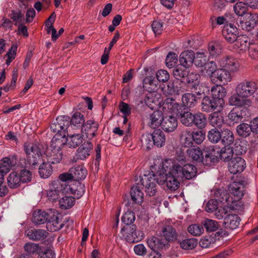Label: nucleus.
Segmentation results:
<instances>
[{
	"label": "nucleus",
	"instance_id": "1",
	"mask_svg": "<svg viewBox=\"0 0 258 258\" xmlns=\"http://www.w3.org/2000/svg\"><path fill=\"white\" fill-rule=\"evenodd\" d=\"M152 173L156 177V182L159 185H165L167 189L171 191L175 190L179 185V176H176V173L166 170L163 167V161L159 160L152 166Z\"/></svg>",
	"mask_w": 258,
	"mask_h": 258
},
{
	"label": "nucleus",
	"instance_id": "2",
	"mask_svg": "<svg viewBox=\"0 0 258 258\" xmlns=\"http://www.w3.org/2000/svg\"><path fill=\"white\" fill-rule=\"evenodd\" d=\"M163 167L167 170H171L177 174L180 178H185L190 179L194 177L197 174V168L192 164H186L183 165L179 164L171 159H167L163 161Z\"/></svg>",
	"mask_w": 258,
	"mask_h": 258
},
{
	"label": "nucleus",
	"instance_id": "3",
	"mask_svg": "<svg viewBox=\"0 0 258 258\" xmlns=\"http://www.w3.org/2000/svg\"><path fill=\"white\" fill-rule=\"evenodd\" d=\"M24 150L26 154V165L35 166L40 161L43 153L42 145L26 143L24 145Z\"/></svg>",
	"mask_w": 258,
	"mask_h": 258
},
{
	"label": "nucleus",
	"instance_id": "4",
	"mask_svg": "<svg viewBox=\"0 0 258 258\" xmlns=\"http://www.w3.org/2000/svg\"><path fill=\"white\" fill-rule=\"evenodd\" d=\"M65 145L63 140L54 136L51 141L50 147L46 151L47 161L51 164L59 163L62 159L61 149Z\"/></svg>",
	"mask_w": 258,
	"mask_h": 258
},
{
	"label": "nucleus",
	"instance_id": "5",
	"mask_svg": "<svg viewBox=\"0 0 258 258\" xmlns=\"http://www.w3.org/2000/svg\"><path fill=\"white\" fill-rule=\"evenodd\" d=\"M70 125V117L67 115L58 116L53 120L50 125L52 132L55 133L54 136L62 140L66 137L67 131Z\"/></svg>",
	"mask_w": 258,
	"mask_h": 258
},
{
	"label": "nucleus",
	"instance_id": "6",
	"mask_svg": "<svg viewBox=\"0 0 258 258\" xmlns=\"http://www.w3.org/2000/svg\"><path fill=\"white\" fill-rule=\"evenodd\" d=\"M258 90L257 83L251 80H244L237 84L235 92L246 99L253 96Z\"/></svg>",
	"mask_w": 258,
	"mask_h": 258
},
{
	"label": "nucleus",
	"instance_id": "7",
	"mask_svg": "<svg viewBox=\"0 0 258 258\" xmlns=\"http://www.w3.org/2000/svg\"><path fill=\"white\" fill-rule=\"evenodd\" d=\"M244 181H235L228 186V190L230 195L233 197L234 203H236L240 211L242 210L243 205L241 199L243 196L245 187Z\"/></svg>",
	"mask_w": 258,
	"mask_h": 258
},
{
	"label": "nucleus",
	"instance_id": "8",
	"mask_svg": "<svg viewBox=\"0 0 258 258\" xmlns=\"http://www.w3.org/2000/svg\"><path fill=\"white\" fill-rule=\"evenodd\" d=\"M213 192L214 197L218 202L225 204L227 208L231 210L240 211L236 203H234L233 197L225 189L223 188L214 189Z\"/></svg>",
	"mask_w": 258,
	"mask_h": 258
},
{
	"label": "nucleus",
	"instance_id": "9",
	"mask_svg": "<svg viewBox=\"0 0 258 258\" xmlns=\"http://www.w3.org/2000/svg\"><path fill=\"white\" fill-rule=\"evenodd\" d=\"M121 236L127 242L135 243L142 239L143 233L137 230V227L135 225H131L123 227L120 231Z\"/></svg>",
	"mask_w": 258,
	"mask_h": 258
},
{
	"label": "nucleus",
	"instance_id": "10",
	"mask_svg": "<svg viewBox=\"0 0 258 258\" xmlns=\"http://www.w3.org/2000/svg\"><path fill=\"white\" fill-rule=\"evenodd\" d=\"M140 182L141 185L145 187V191L147 195L149 196H154L157 192V188L155 181H156V177L152 174L148 175H144L143 176L140 177Z\"/></svg>",
	"mask_w": 258,
	"mask_h": 258
},
{
	"label": "nucleus",
	"instance_id": "11",
	"mask_svg": "<svg viewBox=\"0 0 258 258\" xmlns=\"http://www.w3.org/2000/svg\"><path fill=\"white\" fill-rule=\"evenodd\" d=\"M52 213L54 215L49 218L46 223V228L51 232H55L61 229L64 224L62 221V216L57 210L53 209Z\"/></svg>",
	"mask_w": 258,
	"mask_h": 258
},
{
	"label": "nucleus",
	"instance_id": "12",
	"mask_svg": "<svg viewBox=\"0 0 258 258\" xmlns=\"http://www.w3.org/2000/svg\"><path fill=\"white\" fill-rule=\"evenodd\" d=\"M218 64L220 68L224 69L229 72H236L239 69L238 61L231 56H225L219 58Z\"/></svg>",
	"mask_w": 258,
	"mask_h": 258
},
{
	"label": "nucleus",
	"instance_id": "13",
	"mask_svg": "<svg viewBox=\"0 0 258 258\" xmlns=\"http://www.w3.org/2000/svg\"><path fill=\"white\" fill-rule=\"evenodd\" d=\"M223 106L214 98L208 96L204 97L201 102V109L206 112H211L216 110L220 111Z\"/></svg>",
	"mask_w": 258,
	"mask_h": 258
},
{
	"label": "nucleus",
	"instance_id": "14",
	"mask_svg": "<svg viewBox=\"0 0 258 258\" xmlns=\"http://www.w3.org/2000/svg\"><path fill=\"white\" fill-rule=\"evenodd\" d=\"M98 124L93 120H88L81 128L82 134L89 140H92L98 134Z\"/></svg>",
	"mask_w": 258,
	"mask_h": 258
},
{
	"label": "nucleus",
	"instance_id": "15",
	"mask_svg": "<svg viewBox=\"0 0 258 258\" xmlns=\"http://www.w3.org/2000/svg\"><path fill=\"white\" fill-rule=\"evenodd\" d=\"M211 80L215 83H219L221 85H225L231 80L230 72L222 68L218 69L211 77Z\"/></svg>",
	"mask_w": 258,
	"mask_h": 258
},
{
	"label": "nucleus",
	"instance_id": "16",
	"mask_svg": "<svg viewBox=\"0 0 258 258\" xmlns=\"http://www.w3.org/2000/svg\"><path fill=\"white\" fill-rule=\"evenodd\" d=\"M246 167L245 160L240 157H235L228 162V171L233 174L241 173Z\"/></svg>",
	"mask_w": 258,
	"mask_h": 258
},
{
	"label": "nucleus",
	"instance_id": "17",
	"mask_svg": "<svg viewBox=\"0 0 258 258\" xmlns=\"http://www.w3.org/2000/svg\"><path fill=\"white\" fill-rule=\"evenodd\" d=\"M160 236L167 241V243L177 242L178 233L175 229L170 225L164 226L159 231Z\"/></svg>",
	"mask_w": 258,
	"mask_h": 258
},
{
	"label": "nucleus",
	"instance_id": "18",
	"mask_svg": "<svg viewBox=\"0 0 258 258\" xmlns=\"http://www.w3.org/2000/svg\"><path fill=\"white\" fill-rule=\"evenodd\" d=\"M53 210L51 209L44 211L39 209L34 211L33 213L32 222L36 225L47 223L49 218L54 215L52 213Z\"/></svg>",
	"mask_w": 258,
	"mask_h": 258
},
{
	"label": "nucleus",
	"instance_id": "19",
	"mask_svg": "<svg viewBox=\"0 0 258 258\" xmlns=\"http://www.w3.org/2000/svg\"><path fill=\"white\" fill-rule=\"evenodd\" d=\"M222 35L229 43H233L238 36V31L235 26L232 24H227L224 25L222 31Z\"/></svg>",
	"mask_w": 258,
	"mask_h": 258
},
{
	"label": "nucleus",
	"instance_id": "20",
	"mask_svg": "<svg viewBox=\"0 0 258 258\" xmlns=\"http://www.w3.org/2000/svg\"><path fill=\"white\" fill-rule=\"evenodd\" d=\"M148 246L152 250H161L163 249H168L170 245L167 243V241L164 240L162 238H159L156 236H152L147 240Z\"/></svg>",
	"mask_w": 258,
	"mask_h": 258
},
{
	"label": "nucleus",
	"instance_id": "21",
	"mask_svg": "<svg viewBox=\"0 0 258 258\" xmlns=\"http://www.w3.org/2000/svg\"><path fill=\"white\" fill-rule=\"evenodd\" d=\"M182 106L172 98H166L163 103V109L178 117L182 112Z\"/></svg>",
	"mask_w": 258,
	"mask_h": 258
},
{
	"label": "nucleus",
	"instance_id": "22",
	"mask_svg": "<svg viewBox=\"0 0 258 258\" xmlns=\"http://www.w3.org/2000/svg\"><path fill=\"white\" fill-rule=\"evenodd\" d=\"M62 185L60 182L58 181H54L46 190V197L49 200L56 201L60 197L61 194Z\"/></svg>",
	"mask_w": 258,
	"mask_h": 258
},
{
	"label": "nucleus",
	"instance_id": "23",
	"mask_svg": "<svg viewBox=\"0 0 258 258\" xmlns=\"http://www.w3.org/2000/svg\"><path fill=\"white\" fill-rule=\"evenodd\" d=\"M228 102L230 105L237 106V108L246 107V106H249L251 103L249 99H246L236 92L229 98Z\"/></svg>",
	"mask_w": 258,
	"mask_h": 258
},
{
	"label": "nucleus",
	"instance_id": "24",
	"mask_svg": "<svg viewBox=\"0 0 258 258\" xmlns=\"http://www.w3.org/2000/svg\"><path fill=\"white\" fill-rule=\"evenodd\" d=\"M26 236L30 240L39 241L44 240L48 236V232L41 229H29L25 231Z\"/></svg>",
	"mask_w": 258,
	"mask_h": 258
},
{
	"label": "nucleus",
	"instance_id": "25",
	"mask_svg": "<svg viewBox=\"0 0 258 258\" xmlns=\"http://www.w3.org/2000/svg\"><path fill=\"white\" fill-rule=\"evenodd\" d=\"M136 180V183L135 185L132 187L131 195L132 199L135 203L141 204L143 201L144 194L142 191L143 186L141 185L140 180Z\"/></svg>",
	"mask_w": 258,
	"mask_h": 258
},
{
	"label": "nucleus",
	"instance_id": "26",
	"mask_svg": "<svg viewBox=\"0 0 258 258\" xmlns=\"http://www.w3.org/2000/svg\"><path fill=\"white\" fill-rule=\"evenodd\" d=\"M164 119L163 113L161 111H155L150 116L148 125L152 128H157L162 125Z\"/></svg>",
	"mask_w": 258,
	"mask_h": 258
},
{
	"label": "nucleus",
	"instance_id": "27",
	"mask_svg": "<svg viewBox=\"0 0 258 258\" xmlns=\"http://www.w3.org/2000/svg\"><path fill=\"white\" fill-rule=\"evenodd\" d=\"M211 97L219 101L223 105L224 104L223 98L226 94V90L222 85H215L211 88Z\"/></svg>",
	"mask_w": 258,
	"mask_h": 258
},
{
	"label": "nucleus",
	"instance_id": "28",
	"mask_svg": "<svg viewBox=\"0 0 258 258\" xmlns=\"http://www.w3.org/2000/svg\"><path fill=\"white\" fill-rule=\"evenodd\" d=\"M247 109L246 107L234 108L228 114L229 119L234 123H238L241 121L242 118L246 115Z\"/></svg>",
	"mask_w": 258,
	"mask_h": 258
},
{
	"label": "nucleus",
	"instance_id": "29",
	"mask_svg": "<svg viewBox=\"0 0 258 258\" xmlns=\"http://www.w3.org/2000/svg\"><path fill=\"white\" fill-rule=\"evenodd\" d=\"M93 145L90 141L84 142L78 149L76 154L77 159L84 160L90 155Z\"/></svg>",
	"mask_w": 258,
	"mask_h": 258
},
{
	"label": "nucleus",
	"instance_id": "30",
	"mask_svg": "<svg viewBox=\"0 0 258 258\" xmlns=\"http://www.w3.org/2000/svg\"><path fill=\"white\" fill-rule=\"evenodd\" d=\"M85 122L84 116L80 112H76L70 119V124L73 129H81L83 126Z\"/></svg>",
	"mask_w": 258,
	"mask_h": 258
},
{
	"label": "nucleus",
	"instance_id": "31",
	"mask_svg": "<svg viewBox=\"0 0 258 258\" xmlns=\"http://www.w3.org/2000/svg\"><path fill=\"white\" fill-rule=\"evenodd\" d=\"M233 43V49L241 51L246 50L251 44L249 42L248 37L245 35H238L236 40Z\"/></svg>",
	"mask_w": 258,
	"mask_h": 258
},
{
	"label": "nucleus",
	"instance_id": "32",
	"mask_svg": "<svg viewBox=\"0 0 258 258\" xmlns=\"http://www.w3.org/2000/svg\"><path fill=\"white\" fill-rule=\"evenodd\" d=\"M210 124L215 127L220 128L223 126H227L226 123L224 122V119L222 115L219 114L217 112H212L209 117Z\"/></svg>",
	"mask_w": 258,
	"mask_h": 258
},
{
	"label": "nucleus",
	"instance_id": "33",
	"mask_svg": "<svg viewBox=\"0 0 258 258\" xmlns=\"http://www.w3.org/2000/svg\"><path fill=\"white\" fill-rule=\"evenodd\" d=\"M183 107L188 109L194 107L198 103V98L195 94L190 93L184 94L181 98Z\"/></svg>",
	"mask_w": 258,
	"mask_h": 258
},
{
	"label": "nucleus",
	"instance_id": "34",
	"mask_svg": "<svg viewBox=\"0 0 258 258\" xmlns=\"http://www.w3.org/2000/svg\"><path fill=\"white\" fill-rule=\"evenodd\" d=\"M177 120L173 116H166L162 122V128L166 132H172L177 127Z\"/></svg>",
	"mask_w": 258,
	"mask_h": 258
},
{
	"label": "nucleus",
	"instance_id": "35",
	"mask_svg": "<svg viewBox=\"0 0 258 258\" xmlns=\"http://www.w3.org/2000/svg\"><path fill=\"white\" fill-rule=\"evenodd\" d=\"M188 158L192 161L204 162V155L199 147L194 146L186 151Z\"/></svg>",
	"mask_w": 258,
	"mask_h": 258
},
{
	"label": "nucleus",
	"instance_id": "36",
	"mask_svg": "<svg viewBox=\"0 0 258 258\" xmlns=\"http://www.w3.org/2000/svg\"><path fill=\"white\" fill-rule=\"evenodd\" d=\"M221 141L226 146H229L233 144L234 137L233 133L229 129V126H223L221 130Z\"/></svg>",
	"mask_w": 258,
	"mask_h": 258
},
{
	"label": "nucleus",
	"instance_id": "37",
	"mask_svg": "<svg viewBox=\"0 0 258 258\" xmlns=\"http://www.w3.org/2000/svg\"><path fill=\"white\" fill-rule=\"evenodd\" d=\"M70 171L71 172L74 181H79L85 179L87 174L85 168L81 165L73 167L70 169Z\"/></svg>",
	"mask_w": 258,
	"mask_h": 258
},
{
	"label": "nucleus",
	"instance_id": "38",
	"mask_svg": "<svg viewBox=\"0 0 258 258\" xmlns=\"http://www.w3.org/2000/svg\"><path fill=\"white\" fill-rule=\"evenodd\" d=\"M194 57L195 53L192 50H186L181 52L179 58L180 64L187 68L194 63Z\"/></svg>",
	"mask_w": 258,
	"mask_h": 258
},
{
	"label": "nucleus",
	"instance_id": "39",
	"mask_svg": "<svg viewBox=\"0 0 258 258\" xmlns=\"http://www.w3.org/2000/svg\"><path fill=\"white\" fill-rule=\"evenodd\" d=\"M182 81H174L172 82H169L166 88L165 89V93L169 95H178L182 92V87L180 86Z\"/></svg>",
	"mask_w": 258,
	"mask_h": 258
},
{
	"label": "nucleus",
	"instance_id": "40",
	"mask_svg": "<svg viewBox=\"0 0 258 258\" xmlns=\"http://www.w3.org/2000/svg\"><path fill=\"white\" fill-rule=\"evenodd\" d=\"M194 118L192 126L195 125L200 130H202L206 126L207 119L205 114L201 112L194 113Z\"/></svg>",
	"mask_w": 258,
	"mask_h": 258
},
{
	"label": "nucleus",
	"instance_id": "41",
	"mask_svg": "<svg viewBox=\"0 0 258 258\" xmlns=\"http://www.w3.org/2000/svg\"><path fill=\"white\" fill-rule=\"evenodd\" d=\"M240 218L235 214L228 215L224 217V224L227 228L236 229L239 224Z\"/></svg>",
	"mask_w": 258,
	"mask_h": 258
},
{
	"label": "nucleus",
	"instance_id": "42",
	"mask_svg": "<svg viewBox=\"0 0 258 258\" xmlns=\"http://www.w3.org/2000/svg\"><path fill=\"white\" fill-rule=\"evenodd\" d=\"M67 134L66 145L70 148H75L81 145L83 140V136L79 134L69 135Z\"/></svg>",
	"mask_w": 258,
	"mask_h": 258
},
{
	"label": "nucleus",
	"instance_id": "43",
	"mask_svg": "<svg viewBox=\"0 0 258 258\" xmlns=\"http://www.w3.org/2000/svg\"><path fill=\"white\" fill-rule=\"evenodd\" d=\"M200 75L195 73H188L186 76V82L191 89L197 90L200 85Z\"/></svg>",
	"mask_w": 258,
	"mask_h": 258
},
{
	"label": "nucleus",
	"instance_id": "44",
	"mask_svg": "<svg viewBox=\"0 0 258 258\" xmlns=\"http://www.w3.org/2000/svg\"><path fill=\"white\" fill-rule=\"evenodd\" d=\"M154 145L158 147H161L165 143V137L164 133L161 130H155L151 134Z\"/></svg>",
	"mask_w": 258,
	"mask_h": 258
},
{
	"label": "nucleus",
	"instance_id": "45",
	"mask_svg": "<svg viewBox=\"0 0 258 258\" xmlns=\"http://www.w3.org/2000/svg\"><path fill=\"white\" fill-rule=\"evenodd\" d=\"M148 93L145 97V102L147 105H148L151 108L155 107L154 105H158L160 102L158 99H159V96L160 94L157 93L154 91Z\"/></svg>",
	"mask_w": 258,
	"mask_h": 258
},
{
	"label": "nucleus",
	"instance_id": "46",
	"mask_svg": "<svg viewBox=\"0 0 258 258\" xmlns=\"http://www.w3.org/2000/svg\"><path fill=\"white\" fill-rule=\"evenodd\" d=\"M194 116V113L187 111L181 112L178 116L180 122L185 126L191 127Z\"/></svg>",
	"mask_w": 258,
	"mask_h": 258
},
{
	"label": "nucleus",
	"instance_id": "47",
	"mask_svg": "<svg viewBox=\"0 0 258 258\" xmlns=\"http://www.w3.org/2000/svg\"><path fill=\"white\" fill-rule=\"evenodd\" d=\"M16 163V159L14 160L8 157L4 158L0 161V171L6 174Z\"/></svg>",
	"mask_w": 258,
	"mask_h": 258
},
{
	"label": "nucleus",
	"instance_id": "48",
	"mask_svg": "<svg viewBox=\"0 0 258 258\" xmlns=\"http://www.w3.org/2000/svg\"><path fill=\"white\" fill-rule=\"evenodd\" d=\"M7 182L10 188H18L21 184L19 174L16 172H11L7 178Z\"/></svg>",
	"mask_w": 258,
	"mask_h": 258
},
{
	"label": "nucleus",
	"instance_id": "49",
	"mask_svg": "<svg viewBox=\"0 0 258 258\" xmlns=\"http://www.w3.org/2000/svg\"><path fill=\"white\" fill-rule=\"evenodd\" d=\"M189 73L188 69L187 67L180 66L175 68L173 71V75L176 79V81H182L181 79L186 77Z\"/></svg>",
	"mask_w": 258,
	"mask_h": 258
},
{
	"label": "nucleus",
	"instance_id": "50",
	"mask_svg": "<svg viewBox=\"0 0 258 258\" xmlns=\"http://www.w3.org/2000/svg\"><path fill=\"white\" fill-rule=\"evenodd\" d=\"M49 162L42 163L39 168V174L41 177L48 178L52 173V168Z\"/></svg>",
	"mask_w": 258,
	"mask_h": 258
},
{
	"label": "nucleus",
	"instance_id": "51",
	"mask_svg": "<svg viewBox=\"0 0 258 258\" xmlns=\"http://www.w3.org/2000/svg\"><path fill=\"white\" fill-rule=\"evenodd\" d=\"M233 150L232 148L228 146L222 148L219 154L220 158L222 160L228 162L233 159Z\"/></svg>",
	"mask_w": 258,
	"mask_h": 258
},
{
	"label": "nucleus",
	"instance_id": "52",
	"mask_svg": "<svg viewBox=\"0 0 258 258\" xmlns=\"http://www.w3.org/2000/svg\"><path fill=\"white\" fill-rule=\"evenodd\" d=\"M217 66L213 61H207L202 70V73L208 75L211 79V77L217 70Z\"/></svg>",
	"mask_w": 258,
	"mask_h": 258
},
{
	"label": "nucleus",
	"instance_id": "53",
	"mask_svg": "<svg viewBox=\"0 0 258 258\" xmlns=\"http://www.w3.org/2000/svg\"><path fill=\"white\" fill-rule=\"evenodd\" d=\"M177 242L183 249H192L196 247L198 244V241L196 238H188L182 241L178 239Z\"/></svg>",
	"mask_w": 258,
	"mask_h": 258
},
{
	"label": "nucleus",
	"instance_id": "54",
	"mask_svg": "<svg viewBox=\"0 0 258 258\" xmlns=\"http://www.w3.org/2000/svg\"><path fill=\"white\" fill-rule=\"evenodd\" d=\"M236 131L238 135L243 138L248 137L252 133L250 124L241 123L237 126Z\"/></svg>",
	"mask_w": 258,
	"mask_h": 258
},
{
	"label": "nucleus",
	"instance_id": "55",
	"mask_svg": "<svg viewBox=\"0 0 258 258\" xmlns=\"http://www.w3.org/2000/svg\"><path fill=\"white\" fill-rule=\"evenodd\" d=\"M217 156L216 155L215 149L213 147H210L207 148L205 151L203 164H209V162L214 163L217 160Z\"/></svg>",
	"mask_w": 258,
	"mask_h": 258
},
{
	"label": "nucleus",
	"instance_id": "56",
	"mask_svg": "<svg viewBox=\"0 0 258 258\" xmlns=\"http://www.w3.org/2000/svg\"><path fill=\"white\" fill-rule=\"evenodd\" d=\"M75 203V199L73 197L65 196L59 201V206L61 209H68L72 207Z\"/></svg>",
	"mask_w": 258,
	"mask_h": 258
},
{
	"label": "nucleus",
	"instance_id": "57",
	"mask_svg": "<svg viewBox=\"0 0 258 258\" xmlns=\"http://www.w3.org/2000/svg\"><path fill=\"white\" fill-rule=\"evenodd\" d=\"M141 142L142 147L147 150L151 149L154 145L151 134L143 135L141 138Z\"/></svg>",
	"mask_w": 258,
	"mask_h": 258
},
{
	"label": "nucleus",
	"instance_id": "58",
	"mask_svg": "<svg viewBox=\"0 0 258 258\" xmlns=\"http://www.w3.org/2000/svg\"><path fill=\"white\" fill-rule=\"evenodd\" d=\"M247 5L242 2H237L234 6L235 13L238 16H243L247 11Z\"/></svg>",
	"mask_w": 258,
	"mask_h": 258
},
{
	"label": "nucleus",
	"instance_id": "59",
	"mask_svg": "<svg viewBox=\"0 0 258 258\" xmlns=\"http://www.w3.org/2000/svg\"><path fill=\"white\" fill-rule=\"evenodd\" d=\"M208 61V58L204 53L197 52L194 57V63L199 67L203 68Z\"/></svg>",
	"mask_w": 258,
	"mask_h": 258
},
{
	"label": "nucleus",
	"instance_id": "60",
	"mask_svg": "<svg viewBox=\"0 0 258 258\" xmlns=\"http://www.w3.org/2000/svg\"><path fill=\"white\" fill-rule=\"evenodd\" d=\"M182 144L185 147H190L192 144L191 133L189 131L186 130L180 137Z\"/></svg>",
	"mask_w": 258,
	"mask_h": 258
},
{
	"label": "nucleus",
	"instance_id": "61",
	"mask_svg": "<svg viewBox=\"0 0 258 258\" xmlns=\"http://www.w3.org/2000/svg\"><path fill=\"white\" fill-rule=\"evenodd\" d=\"M73 195L77 198L81 197L85 191V186L84 184L79 181H74Z\"/></svg>",
	"mask_w": 258,
	"mask_h": 258
},
{
	"label": "nucleus",
	"instance_id": "62",
	"mask_svg": "<svg viewBox=\"0 0 258 258\" xmlns=\"http://www.w3.org/2000/svg\"><path fill=\"white\" fill-rule=\"evenodd\" d=\"M203 224L208 232H213L216 231L218 228V223L217 221L211 219H205Z\"/></svg>",
	"mask_w": 258,
	"mask_h": 258
},
{
	"label": "nucleus",
	"instance_id": "63",
	"mask_svg": "<svg viewBox=\"0 0 258 258\" xmlns=\"http://www.w3.org/2000/svg\"><path fill=\"white\" fill-rule=\"evenodd\" d=\"M187 230L191 235L196 236L201 235L204 232L202 225L200 224H192L188 227Z\"/></svg>",
	"mask_w": 258,
	"mask_h": 258
},
{
	"label": "nucleus",
	"instance_id": "64",
	"mask_svg": "<svg viewBox=\"0 0 258 258\" xmlns=\"http://www.w3.org/2000/svg\"><path fill=\"white\" fill-rule=\"evenodd\" d=\"M209 140L213 143H218L221 138V132L215 128L209 131L208 134Z\"/></svg>",
	"mask_w": 258,
	"mask_h": 258
}]
</instances>
